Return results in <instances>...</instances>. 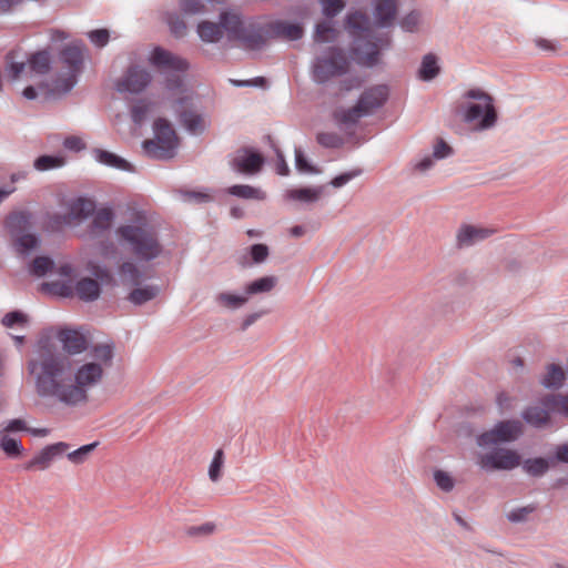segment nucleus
Returning a JSON list of instances; mask_svg holds the SVG:
<instances>
[{
    "label": "nucleus",
    "mask_w": 568,
    "mask_h": 568,
    "mask_svg": "<svg viewBox=\"0 0 568 568\" xmlns=\"http://www.w3.org/2000/svg\"><path fill=\"white\" fill-rule=\"evenodd\" d=\"M215 524L213 523H205L200 526H193L187 529V534L190 536H197V535H211L215 531Z\"/></svg>",
    "instance_id": "obj_53"
},
{
    "label": "nucleus",
    "mask_w": 568,
    "mask_h": 568,
    "mask_svg": "<svg viewBox=\"0 0 568 568\" xmlns=\"http://www.w3.org/2000/svg\"><path fill=\"white\" fill-rule=\"evenodd\" d=\"M535 44H536V47H538L539 49L545 50V51L552 52L556 50V45L552 43V41H550L548 39L537 38L535 40Z\"/></svg>",
    "instance_id": "obj_62"
},
{
    "label": "nucleus",
    "mask_w": 568,
    "mask_h": 568,
    "mask_svg": "<svg viewBox=\"0 0 568 568\" xmlns=\"http://www.w3.org/2000/svg\"><path fill=\"white\" fill-rule=\"evenodd\" d=\"M216 302L220 306L236 310L242 307L248 302V295L245 293L243 295L232 294V293H220L216 296Z\"/></svg>",
    "instance_id": "obj_34"
},
{
    "label": "nucleus",
    "mask_w": 568,
    "mask_h": 568,
    "mask_svg": "<svg viewBox=\"0 0 568 568\" xmlns=\"http://www.w3.org/2000/svg\"><path fill=\"white\" fill-rule=\"evenodd\" d=\"M434 479L436 485L444 491H450L455 486L453 477L444 470H436L434 473Z\"/></svg>",
    "instance_id": "obj_46"
},
{
    "label": "nucleus",
    "mask_w": 568,
    "mask_h": 568,
    "mask_svg": "<svg viewBox=\"0 0 568 568\" xmlns=\"http://www.w3.org/2000/svg\"><path fill=\"white\" fill-rule=\"evenodd\" d=\"M534 510V506H526L510 511L507 517L510 521H521Z\"/></svg>",
    "instance_id": "obj_56"
},
{
    "label": "nucleus",
    "mask_w": 568,
    "mask_h": 568,
    "mask_svg": "<svg viewBox=\"0 0 568 568\" xmlns=\"http://www.w3.org/2000/svg\"><path fill=\"white\" fill-rule=\"evenodd\" d=\"M174 110L183 126L193 134H201L206 128L205 118L191 109L189 98H181L174 103Z\"/></svg>",
    "instance_id": "obj_17"
},
{
    "label": "nucleus",
    "mask_w": 568,
    "mask_h": 568,
    "mask_svg": "<svg viewBox=\"0 0 568 568\" xmlns=\"http://www.w3.org/2000/svg\"><path fill=\"white\" fill-rule=\"evenodd\" d=\"M50 286L51 292L63 297H70L75 295L81 301L92 302L95 301L101 294V287L98 281L83 277L77 282L74 287L68 283L53 282L47 284Z\"/></svg>",
    "instance_id": "obj_11"
},
{
    "label": "nucleus",
    "mask_w": 568,
    "mask_h": 568,
    "mask_svg": "<svg viewBox=\"0 0 568 568\" xmlns=\"http://www.w3.org/2000/svg\"><path fill=\"white\" fill-rule=\"evenodd\" d=\"M494 233L493 230L463 225L457 232L456 241L459 247L470 246L478 241L485 240Z\"/></svg>",
    "instance_id": "obj_26"
},
{
    "label": "nucleus",
    "mask_w": 568,
    "mask_h": 568,
    "mask_svg": "<svg viewBox=\"0 0 568 568\" xmlns=\"http://www.w3.org/2000/svg\"><path fill=\"white\" fill-rule=\"evenodd\" d=\"M362 174V170L359 169H355V170H352L349 172H345L343 174H339L337 175L336 178H334L332 181H331V184L334 186V187H341L343 185H345L346 183H348L351 180L355 179L356 176L361 175Z\"/></svg>",
    "instance_id": "obj_50"
},
{
    "label": "nucleus",
    "mask_w": 568,
    "mask_h": 568,
    "mask_svg": "<svg viewBox=\"0 0 568 568\" xmlns=\"http://www.w3.org/2000/svg\"><path fill=\"white\" fill-rule=\"evenodd\" d=\"M159 293V288L153 285L134 288L128 296V300L134 305H142L153 300Z\"/></svg>",
    "instance_id": "obj_33"
},
{
    "label": "nucleus",
    "mask_w": 568,
    "mask_h": 568,
    "mask_svg": "<svg viewBox=\"0 0 568 568\" xmlns=\"http://www.w3.org/2000/svg\"><path fill=\"white\" fill-rule=\"evenodd\" d=\"M295 162H296V168L298 171L305 172V173L315 172V170L310 165L304 153L300 149L295 150Z\"/></svg>",
    "instance_id": "obj_54"
},
{
    "label": "nucleus",
    "mask_w": 568,
    "mask_h": 568,
    "mask_svg": "<svg viewBox=\"0 0 568 568\" xmlns=\"http://www.w3.org/2000/svg\"><path fill=\"white\" fill-rule=\"evenodd\" d=\"M251 256L255 263H262L268 256V247L265 244H254L251 246Z\"/></svg>",
    "instance_id": "obj_51"
},
{
    "label": "nucleus",
    "mask_w": 568,
    "mask_h": 568,
    "mask_svg": "<svg viewBox=\"0 0 568 568\" xmlns=\"http://www.w3.org/2000/svg\"><path fill=\"white\" fill-rule=\"evenodd\" d=\"M277 284L276 276H263L248 283L244 287V293L248 296L270 293Z\"/></svg>",
    "instance_id": "obj_28"
},
{
    "label": "nucleus",
    "mask_w": 568,
    "mask_h": 568,
    "mask_svg": "<svg viewBox=\"0 0 568 568\" xmlns=\"http://www.w3.org/2000/svg\"><path fill=\"white\" fill-rule=\"evenodd\" d=\"M321 189L315 187H301V189H290L285 192V199L290 201H300V202H315L321 196Z\"/></svg>",
    "instance_id": "obj_29"
},
{
    "label": "nucleus",
    "mask_w": 568,
    "mask_h": 568,
    "mask_svg": "<svg viewBox=\"0 0 568 568\" xmlns=\"http://www.w3.org/2000/svg\"><path fill=\"white\" fill-rule=\"evenodd\" d=\"M320 2L323 6L324 14L329 18L335 17L345 7L343 0H320Z\"/></svg>",
    "instance_id": "obj_47"
},
{
    "label": "nucleus",
    "mask_w": 568,
    "mask_h": 568,
    "mask_svg": "<svg viewBox=\"0 0 568 568\" xmlns=\"http://www.w3.org/2000/svg\"><path fill=\"white\" fill-rule=\"evenodd\" d=\"M263 163L264 158L262 154L250 149L239 150L231 162L235 171L244 174L257 173L262 169Z\"/></svg>",
    "instance_id": "obj_19"
},
{
    "label": "nucleus",
    "mask_w": 568,
    "mask_h": 568,
    "mask_svg": "<svg viewBox=\"0 0 568 568\" xmlns=\"http://www.w3.org/2000/svg\"><path fill=\"white\" fill-rule=\"evenodd\" d=\"M63 145H64V148H67L68 150H71V151H80V150L84 149V146H85L82 139L79 136H74V135L65 138Z\"/></svg>",
    "instance_id": "obj_58"
},
{
    "label": "nucleus",
    "mask_w": 568,
    "mask_h": 568,
    "mask_svg": "<svg viewBox=\"0 0 568 568\" xmlns=\"http://www.w3.org/2000/svg\"><path fill=\"white\" fill-rule=\"evenodd\" d=\"M226 14L239 16L237 13H234V12H223L220 18V23H214L211 21H202L201 23H199L197 33L204 42H217L223 37L224 32H226L227 38L230 40H235V41L241 42L239 39L232 38L230 36L229 30L224 26L223 17Z\"/></svg>",
    "instance_id": "obj_22"
},
{
    "label": "nucleus",
    "mask_w": 568,
    "mask_h": 568,
    "mask_svg": "<svg viewBox=\"0 0 568 568\" xmlns=\"http://www.w3.org/2000/svg\"><path fill=\"white\" fill-rule=\"evenodd\" d=\"M418 23H419V14L416 12H410L409 14H407L406 17L403 18V20L400 21V27L405 31L413 32L416 29Z\"/></svg>",
    "instance_id": "obj_55"
},
{
    "label": "nucleus",
    "mask_w": 568,
    "mask_h": 568,
    "mask_svg": "<svg viewBox=\"0 0 568 568\" xmlns=\"http://www.w3.org/2000/svg\"><path fill=\"white\" fill-rule=\"evenodd\" d=\"M89 270L101 281H110L111 280V274L108 268H102V267L95 265L94 263L90 262Z\"/></svg>",
    "instance_id": "obj_59"
},
{
    "label": "nucleus",
    "mask_w": 568,
    "mask_h": 568,
    "mask_svg": "<svg viewBox=\"0 0 568 568\" xmlns=\"http://www.w3.org/2000/svg\"><path fill=\"white\" fill-rule=\"evenodd\" d=\"M464 97L475 100V102L466 104L464 119L466 122L473 123L478 121V129L486 130L495 125L497 121V112L493 103V98L480 89H470Z\"/></svg>",
    "instance_id": "obj_4"
},
{
    "label": "nucleus",
    "mask_w": 568,
    "mask_h": 568,
    "mask_svg": "<svg viewBox=\"0 0 568 568\" xmlns=\"http://www.w3.org/2000/svg\"><path fill=\"white\" fill-rule=\"evenodd\" d=\"M1 448L9 456H17L21 452L20 443L14 438L9 437L8 435H2Z\"/></svg>",
    "instance_id": "obj_48"
},
{
    "label": "nucleus",
    "mask_w": 568,
    "mask_h": 568,
    "mask_svg": "<svg viewBox=\"0 0 568 568\" xmlns=\"http://www.w3.org/2000/svg\"><path fill=\"white\" fill-rule=\"evenodd\" d=\"M345 28L352 37L356 38V43L363 38H371L373 32L369 18L362 11L348 13Z\"/></svg>",
    "instance_id": "obj_21"
},
{
    "label": "nucleus",
    "mask_w": 568,
    "mask_h": 568,
    "mask_svg": "<svg viewBox=\"0 0 568 568\" xmlns=\"http://www.w3.org/2000/svg\"><path fill=\"white\" fill-rule=\"evenodd\" d=\"M70 449V445L64 442H59L43 448L39 455H37L27 466L28 469L38 467L45 469L50 466L54 457L67 453Z\"/></svg>",
    "instance_id": "obj_24"
},
{
    "label": "nucleus",
    "mask_w": 568,
    "mask_h": 568,
    "mask_svg": "<svg viewBox=\"0 0 568 568\" xmlns=\"http://www.w3.org/2000/svg\"><path fill=\"white\" fill-rule=\"evenodd\" d=\"M91 355L92 361L73 369L67 356L40 345L37 356L28 363L38 395L70 408L85 406L90 400V390L102 383L106 368L112 365L113 347L98 344Z\"/></svg>",
    "instance_id": "obj_1"
},
{
    "label": "nucleus",
    "mask_w": 568,
    "mask_h": 568,
    "mask_svg": "<svg viewBox=\"0 0 568 568\" xmlns=\"http://www.w3.org/2000/svg\"><path fill=\"white\" fill-rule=\"evenodd\" d=\"M362 80L357 77L351 78L348 80L343 81L342 83V90L344 91H351L353 89L359 88L362 85Z\"/></svg>",
    "instance_id": "obj_63"
},
{
    "label": "nucleus",
    "mask_w": 568,
    "mask_h": 568,
    "mask_svg": "<svg viewBox=\"0 0 568 568\" xmlns=\"http://www.w3.org/2000/svg\"><path fill=\"white\" fill-rule=\"evenodd\" d=\"M61 60L70 69V75L62 81L57 83L55 89L59 92H68L72 89L75 83V73L79 72L83 62V48L81 44L74 43L65 47L61 52Z\"/></svg>",
    "instance_id": "obj_16"
},
{
    "label": "nucleus",
    "mask_w": 568,
    "mask_h": 568,
    "mask_svg": "<svg viewBox=\"0 0 568 568\" xmlns=\"http://www.w3.org/2000/svg\"><path fill=\"white\" fill-rule=\"evenodd\" d=\"M397 9V0H375L374 23L381 28L392 26L396 19Z\"/></svg>",
    "instance_id": "obj_23"
},
{
    "label": "nucleus",
    "mask_w": 568,
    "mask_h": 568,
    "mask_svg": "<svg viewBox=\"0 0 568 568\" xmlns=\"http://www.w3.org/2000/svg\"><path fill=\"white\" fill-rule=\"evenodd\" d=\"M62 162L63 161L60 158L42 155L34 161V168L39 171H45L60 166Z\"/></svg>",
    "instance_id": "obj_44"
},
{
    "label": "nucleus",
    "mask_w": 568,
    "mask_h": 568,
    "mask_svg": "<svg viewBox=\"0 0 568 568\" xmlns=\"http://www.w3.org/2000/svg\"><path fill=\"white\" fill-rule=\"evenodd\" d=\"M179 7L184 16L201 14L205 9L201 0H180Z\"/></svg>",
    "instance_id": "obj_42"
},
{
    "label": "nucleus",
    "mask_w": 568,
    "mask_h": 568,
    "mask_svg": "<svg viewBox=\"0 0 568 568\" xmlns=\"http://www.w3.org/2000/svg\"><path fill=\"white\" fill-rule=\"evenodd\" d=\"M30 226V215L26 212H12L6 220V227L13 237L17 251L21 254L36 248L39 240L34 234L26 233Z\"/></svg>",
    "instance_id": "obj_9"
},
{
    "label": "nucleus",
    "mask_w": 568,
    "mask_h": 568,
    "mask_svg": "<svg viewBox=\"0 0 568 568\" xmlns=\"http://www.w3.org/2000/svg\"><path fill=\"white\" fill-rule=\"evenodd\" d=\"M478 465L485 470H509L520 465L517 452L499 448L491 453L480 455Z\"/></svg>",
    "instance_id": "obj_13"
},
{
    "label": "nucleus",
    "mask_w": 568,
    "mask_h": 568,
    "mask_svg": "<svg viewBox=\"0 0 568 568\" xmlns=\"http://www.w3.org/2000/svg\"><path fill=\"white\" fill-rule=\"evenodd\" d=\"M224 26L232 38L239 39L247 49L261 48L268 38H283L297 40L303 36V29L295 23L284 21L256 20L243 22L240 16L226 14L223 17Z\"/></svg>",
    "instance_id": "obj_2"
},
{
    "label": "nucleus",
    "mask_w": 568,
    "mask_h": 568,
    "mask_svg": "<svg viewBox=\"0 0 568 568\" xmlns=\"http://www.w3.org/2000/svg\"><path fill=\"white\" fill-rule=\"evenodd\" d=\"M109 31L106 29H98L89 32V38L98 47H104L109 41Z\"/></svg>",
    "instance_id": "obj_52"
},
{
    "label": "nucleus",
    "mask_w": 568,
    "mask_h": 568,
    "mask_svg": "<svg viewBox=\"0 0 568 568\" xmlns=\"http://www.w3.org/2000/svg\"><path fill=\"white\" fill-rule=\"evenodd\" d=\"M559 413L568 417V395H550L542 399V407L532 406L527 408L523 417L534 427H544L549 420V413Z\"/></svg>",
    "instance_id": "obj_8"
},
{
    "label": "nucleus",
    "mask_w": 568,
    "mask_h": 568,
    "mask_svg": "<svg viewBox=\"0 0 568 568\" xmlns=\"http://www.w3.org/2000/svg\"><path fill=\"white\" fill-rule=\"evenodd\" d=\"M373 33L374 31L371 38H363L354 47L356 60L358 63L367 67L375 65L378 62L379 48L384 47V43L379 45L376 41H373Z\"/></svg>",
    "instance_id": "obj_20"
},
{
    "label": "nucleus",
    "mask_w": 568,
    "mask_h": 568,
    "mask_svg": "<svg viewBox=\"0 0 568 568\" xmlns=\"http://www.w3.org/2000/svg\"><path fill=\"white\" fill-rule=\"evenodd\" d=\"M58 339L62 344L64 351L69 354H79L87 348L85 337L74 329H60L58 333Z\"/></svg>",
    "instance_id": "obj_25"
},
{
    "label": "nucleus",
    "mask_w": 568,
    "mask_h": 568,
    "mask_svg": "<svg viewBox=\"0 0 568 568\" xmlns=\"http://www.w3.org/2000/svg\"><path fill=\"white\" fill-rule=\"evenodd\" d=\"M148 108L144 104H136L132 108V118L133 121L140 123L143 121L146 114Z\"/></svg>",
    "instance_id": "obj_60"
},
{
    "label": "nucleus",
    "mask_w": 568,
    "mask_h": 568,
    "mask_svg": "<svg viewBox=\"0 0 568 568\" xmlns=\"http://www.w3.org/2000/svg\"><path fill=\"white\" fill-rule=\"evenodd\" d=\"M317 142L325 148H338L342 145V138L333 132H322L317 134Z\"/></svg>",
    "instance_id": "obj_45"
},
{
    "label": "nucleus",
    "mask_w": 568,
    "mask_h": 568,
    "mask_svg": "<svg viewBox=\"0 0 568 568\" xmlns=\"http://www.w3.org/2000/svg\"><path fill=\"white\" fill-rule=\"evenodd\" d=\"M337 30L332 27L329 22H321L316 26L315 41L316 42H331L337 37Z\"/></svg>",
    "instance_id": "obj_39"
},
{
    "label": "nucleus",
    "mask_w": 568,
    "mask_h": 568,
    "mask_svg": "<svg viewBox=\"0 0 568 568\" xmlns=\"http://www.w3.org/2000/svg\"><path fill=\"white\" fill-rule=\"evenodd\" d=\"M224 465V453L222 449H217L214 454L213 460L209 468V477L212 481L220 480L222 476V468Z\"/></svg>",
    "instance_id": "obj_41"
},
{
    "label": "nucleus",
    "mask_w": 568,
    "mask_h": 568,
    "mask_svg": "<svg viewBox=\"0 0 568 568\" xmlns=\"http://www.w3.org/2000/svg\"><path fill=\"white\" fill-rule=\"evenodd\" d=\"M227 193L246 200L263 201L266 197L265 192L262 190L245 184L230 186Z\"/></svg>",
    "instance_id": "obj_32"
},
{
    "label": "nucleus",
    "mask_w": 568,
    "mask_h": 568,
    "mask_svg": "<svg viewBox=\"0 0 568 568\" xmlns=\"http://www.w3.org/2000/svg\"><path fill=\"white\" fill-rule=\"evenodd\" d=\"M349 62L338 48H328L323 54L318 55L313 64V79L317 83H325L335 77L344 74L348 69Z\"/></svg>",
    "instance_id": "obj_7"
},
{
    "label": "nucleus",
    "mask_w": 568,
    "mask_h": 568,
    "mask_svg": "<svg viewBox=\"0 0 568 568\" xmlns=\"http://www.w3.org/2000/svg\"><path fill=\"white\" fill-rule=\"evenodd\" d=\"M53 268V261L48 256L36 257L30 265V273L36 276H43Z\"/></svg>",
    "instance_id": "obj_40"
},
{
    "label": "nucleus",
    "mask_w": 568,
    "mask_h": 568,
    "mask_svg": "<svg viewBox=\"0 0 568 568\" xmlns=\"http://www.w3.org/2000/svg\"><path fill=\"white\" fill-rule=\"evenodd\" d=\"M151 80L152 75L146 69L133 65L116 81L115 87L120 93L138 94L150 84Z\"/></svg>",
    "instance_id": "obj_15"
},
{
    "label": "nucleus",
    "mask_w": 568,
    "mask_h": 568,
    "mask_svg": "<svg viewBox=\"0 0 568 568\" xmlns=\"http://www.w3.org/2000/svg\"><path fill=\"white\" fill-rule=\"evenodd\" d=\"M27 323V316L18 311L10 312L4 315L2 318V324L7 327H12L14 325H24Z\"/></svg>",
    "instance_id": "obj_49"
},
{
    "label": "nucleus",
    "mask_w": 568,
    "mask_h": 568,
    "mask_svg": "<svg viewBox=\"0 0 568 568\" xmlns=\"http://www.w3.org/2000/svg\"><path fill=\"white\" fill-rule=\"evenodd\" d=\"M387 97L388 88L386 85L372 87L362 93L355 106L337 112L336 118L343 123H355L361 118L382 106Z\"/></svg>",
    "instance_id": "obj_6"
},
{
    "label": "nucleus",
    "mask_w": 568,
    "mask_h": 568,
    "mask_svg": "<svg viewBox=\"0 0 568 568\" xmlns=\"http://www.w3.org/2000/svg\"><path fill=\"white\" fill-rule=\"evenodd\" d=\"M93 153H94L97 161L104 165H108V166H111V168H114L118 170H122V171H133L132 165L126 160L120 158L119 155H116L112 152L101 150V149H95L93 151Z\"/></svg>",
    "instance_id": "obj_27"
},
{
    "label": "nucleus",
    "mask_w": 568,
    "mask_h": 568,
    "mask_svg": "<svg viewBox=\"0 0 568 568\" xmlns=\"http://www.w3.org/2000/svg\"><path fill=\"white\" fill-rule=\"evenodd\" d=\"M524 469L534 476H540L548 469V463L544 458L528 459L524 464Z\"/></svg>",
    "instance_id": "obj_43"
},
{
    "label": "nucleus",
    "mask_w": 568,
    "mask_h": 568,
    "mask_svg": "<svg viewBox=\"0 0 568 568\" xmlns=\"http://www.w3.org/2000/svg\"><path fill=\"white\" fill-rule=\"evenodd\" d=\"M154 133L153 140L143 143L145 152L154 159L166 160L173 158L179 138L170 122L165 119H158L154 123Z\"/></svg>",
    "instance_id": "obj_5"
},
{
    "label": "nucleus",
    "mask_w": 568,
    "mask_h": 568,
    "mask_svg": "<svg viewBox=\"0 0 568 568\" xmlns=\"http://www.w3.org/2000/svg\"><path fill=\"white\" fill-rule=\"evenodd\" d=\"M27 429L26 423L22 419H12L9 422V424L6 426L4 432H19Z\"/></svg>",
    "instance_id": "obj_61"
},
{
    "label": "nucleus",
    "mask_w": 568,
    "mask_h": 568,
    "mask_svg": "<svg viewBox=\"0 0 568 568\" xmlns=\"http://www.w3.org/2000/svg\"><path fill=\"white\" fill-rule=\"evenodd\" d=\"M150 62L163 72H184L189 68L186 60L162 48H155L152 51Z\"/></svg>",
    "instance_id": "obj_18"
},
{
    "label": "nucleus",
    "mask_w": 568,
    "mask_h": 568,
    "mask_svg": "<svg viewBox=\"0 0 568 568\" xmlns=\"http://www.w3.org/2000/svg\"><path fill=\"white\" fill-rule=\"evenodd\" d=\"M116 234L139 260L151 261L162 254L163 247L158 234L145 220L138 219L122 225L116 230Z\"/></svg>",
    "instance_id": "obj_3"
},
{
    "label": "nucleus",
    "mask_w": 568,
    "mask_h": 568,
    "mask_svg": "<svg viewBox=\"0 0 568 568\" xmlns=\"http://www.w3.org/2000/svg\"><path fill=\"white\" fill-rule=\"evenodd\" d=\"M523 433V424L519 420H504L498 423L493 429L483 433L477 438L480 447L513 442Z\"/></svg>",
    "instance_id": "obj_12"
},
{
    "label": "nucleus",
    "mask_w": 568,
    "mask_h": 568,
    "mask_svg": "<svg viewBox=\"0 0 568 568\" xmlns=\"http://www.w3.org/2000/svg\"><path fill=\"white\" fill-rule=\"evenodd\" d=\"M165 22L168 23L170 31L175 37H183L186 33V23L183 18L176 12L165 13Z\"/></svg>",
    "instance_id": "obj_38"
},
{
    "label": "nucleus",
    "mask_w": 568,
    "mask_h": 568,
    "mask_svg": "<svg viewBox=\"0 0 568 568\" xmlns=\"http://www.w3.org/2000/svg\"><path fill=\"white\" fill-rule=\"evenodd\" d=\"M49 69L50 57L45 51L32 54L29 59L28 65L23 61H17L16 53L13 51L6 55V74L11 80H18L24 73L44 74Z\"/></svg>",
    "instance_id": "obj_10"
},
{
    "label": "nucleus",
    "mask_w": 568,
    "mask_h": 568,
    "mask_svg": "<svg viewBox=\"0 0 568 568\" xmlns=\"http://www.w3.org/2000/svg\"><path fill=\"white\" fill-rule=\"evenodd\" d=\"M119 275L123 285L138 286L142 281L141 272L132 262H124L119 270Z\"/></svg>",
    "instance_id": "obj_30"
},
{
    "label": "nucleus",
    "mask_w": 568,
    "mask_h": 568,
    "mask_svg": "<svg viewBox=\"0 0 568 568\" xmlns=\"http://www.w3.org/2000/svg\"><path fill=\"white\" fill-rule=\"evenodd\" d=\"M497 404L501 410H507L511 407V398L503 392L497 396Z\"/></svg>",
    "instance_id": "obj_64"
},
{
    "label": "nucleus",
    "mask_w": 568,
    "mask_h": 568,
    "mask_svg": "<svg viewBox=\"0 0 568 568\" xmlns=\"http://www.w3.org/2000/svg\"><path fill=\"white\" fill-rule=\"evenodd\" d=\"M112 220L113 213L110 209H100L97 212L94 211L91 233L93 235H99L100 233L106 231L111 226Z\"/></svg>",
    "instance_id": "obj_31"
},
{
    "label": "nucleus",
    "mask_w": 568,
    "mask_h": 568,
    "mask_svg": "<svg viewBox=\"0 0 568 568\" xmlns=\"http://www.w3.org/2000/svg\"><path fill=\"white\" fill-rule=\"evenodd\" d=\"M452 153V148L444 141L438 140L434 146V158L444 159Z\"/></svg>",
    "instance_id": "obj_57"
},
{
    "label": "nucleus",
    "mask_w": 568,
    "mask_h": 568,
    "mask_svg": "<svg viewBox=\"0 0 568 568\" xmlns=\"http://www.w3.org/2000/svg\"><path fill=\"white\" fill-rule=\"evenodd\" d=\"M95 211V204L89 199L79 197L69 204L68 212L63 215H53L52 226L60 229L63 225H72L85 220Z\"/></svg>",
    "instance_id": "obj_14"
},
{
    "label": "nucleus",
    "mask_w": 568,
    "mask_h": 568,
    "mask_svg": "<svg viewBox=\"0 0 568 568\" xmlns=\"http://www.w3.org/2000/svg\"><path fill=\"white\" fill-rule=\"evenodd\" d=\"M99 446V442H93L88 445H83L73 452L67 454V458L74 465H81L85 463L94 449Z\"/></svg>",
    "instance_id": "obj_36"
},
{
    "label": "nucleus",
    "mask_w": 568,
    "mask_h": 568,
    "mask_svg": "<svg viewBox=\"0 0 568 568\" xmlns=\"http://www.w3.org/2000/svg\"><path fill=\"white\" fill-rule=\"evenodd\" d=\"M438 72L439 68L437 65L436 57L433 54L425 55L419 70L420 79L426 81L432 80L438 74Z\"/></svg>",
    "instance_id": "obj_37"
},
{
    "label": "nucleus",
    "mask_w": 568,
    "mask_h": 568,
    "mask_svg": "<svg viewBox=\"0 0 568 568\" xmlns=\"http://www.w3.org/2000/svg\"><path fill=\"white\" fill-rule=\"evenodd\" d=\"M565 381V372L564 369L556 365L550 364L547 368V373L542 378V385L546 387L558 388L562 385Z\"/></svg>",
    "instance_id": "obj_35"
}]
</instances>
